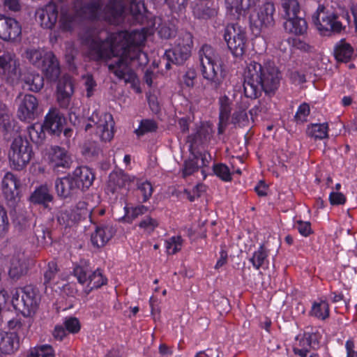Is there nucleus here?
<instances>
[{
  "label": "nucleus",
  "instance_id": "10",
  "mask_svg": "<svg viewBox=\"0 0 357 357\" xmlns=\"http://www.w3.org/2000/svg\"><path fill=\"white\" fill-rule=\"evenodd\" d=\"M192 45V34L188 31L182 32L176 39L174 48L165 51L164 59L171 61L172 63L181 65L190 56Z\"/></svg>",
  "mask_w": 357,
  "mask_h": 357
},
{
  "label": "nucleus",
  "instance_id": "64",
  "mask_svg": "<svg viewBox=\"0 0 357 357\" xmlns=\"http://www.w3.org/2000/svg\"><path fill=\"white\" fill-rule=\"evenodd\" d=\"M148 102L151 110L154 114H158L160 111V107L155 96H150L148 98Z\"/></svg>",
  "mask_w": 357,
  "mask_h": 357
},
{
  "label": "nucleus",
  "instance_id": "12",
  "mask_svg": "<svg viewBox=\"0 0 357 357\" xmlns=\"http://www.w3.org/2000/svg\"><path fill=\"white\" fill-rule=\"evenodd\" d=\"M1 185L8 206L15 211L20 200L18 192L20 181L12 172H7L2 178Z\"/></svg>",
  "mask_w": 357,
  "mask_h": 357
},
{
  "label": "nucleus",
  "instance_id": "24",
  "mask_svg": "<svg viewBox=\"0 0 357 357\" xmlns=\"http://www.w3.org/2000/svg\"><path fill=\"white\" fill-rule=\"evenodd\" d=\"M29 200L34 204H40L45 208L50 209V203L53 202L54 196L51 194L48 186L45 184L35 189L31 193Z\"/></svg>",
  "mask_w": 357,
  "mask_h": 357
},
{
  "label": "nucleus",
  "instance_id": "25",
  "mask_svg": "<svg viewBox=\"0 0 357 357\" xmlns=\"http://www.w3.org/2000/svg\"><path fill=\"white\" fill-rule=\"evenodd\" d=\"M50 161L54 169L59 167L70 168L72 160L67 151L58 146L52 147L50 152Z\"/></svg>",
  "mask_w": 357,
  "mask_h": 357
},
{
  "label": "nucleus",
  "instance_id": "21",
  "mask_svg": "<svg viewBox=\"0 0 357 357\" xmlns=\"http://www.w3.org/2000/svg\"><path fill=\"white\" fill-rule=\"evenodd\" d=\"M73 92V84L69 77H63L59 79L57 85V101L61 107H68Z\"/></svg>",
  "mask_w": 357,
  "mask_h": 357
},
{
  "label": "nucleus",
  "instance_id": "60",
  "mask_svg": "<svg viewBox=\"0 0 357 357\" xmlns=\"http://www.w3.org/2000/svg\"><path fill=\"white\" fill-rule=\"evenodd\" d=\"M287 41L289 44H291V45L295 48L305 52L310 51L311 49V47L307 43L301 40L300 38H289Z\"/></svg>",
  "mask_w": 357,
  "mask_h": 357
},
{
  "label": "nucleus",
  "instance_id": "14",
  "mask_svg": "<svg viewBox=\"0 0 357 357\" xmlns=\"http://www.w3.org/2000/svg\"><path fill=\"white\" fill-rule=\"evenodd\" d=\"M22 27L15 18L0 14V39L6 42H14L20 38Z\"/></svg>",
  "mask_w": 357,
  "mask_h": 357
},
{
  "label": "nucleus",
  "instance_id": "32",
  "mask_svg": "<svg viewBox=\"0 0 357 357\" xmlns=\"http://www.w3.org/2000/svg\"><path fill=\"white\" fill-rule=\"evenodd\" d=\"M267 257L268 250L264 245H261L258 250L254 252L249 261L255 269L259 270L260 268L265 269L268 265Z\"/></svg>",
  "mask_w": 357,
  "mask_h": 357
},
{
  "label": "nucleus",
  "instance_id": "5",
  "mask_svg": "<svg viewBox=\"0 0 357 357\" xmlns=\"http://www.w3.org/2000/svg\"><path fill=\"white\" fill-rule=\"evenodd\" d=\"M24 56L31 63L40 68L50 81L55 82L59 78V64L52 52H45L40 49L28 48L25 50Z\"/></svg>",
  "mask_w": 357,
  "mask_h": 357
},
{
  "label": "nucleus",
  "instance_id": "56",
  "mask_svg": "<svg viewBox=\"0 0 357 357\" xmlns=\"http://www.w3.org/2000/svg\"><path fill=\"white\" fill-rule=\"evenodd\" d=\"M84 81V86L86 91V96L90 98L93 96L95 88L96 87V82L93 79L91 74H86L82 76Z\"/></svg>",
  "mask_w": 357,
  "mask_h": 357
},
{
  "label": "nucleus",
  "instance_id": "57",
  "mask_svg": "<svg viewBox=\"0 0 357 357\" xmlns=\"http://www.w3.org/2000/svg\"><path fill=\"white\" fill-rule=\"evenodd\" d=\"M310 109L307 103L301 104L295 114V119L297 121L303 123L307 121V117L310 114Z\"/></svg>",
  "mask_w": 357,
  "mask_h": 357
},
{
  "label": "nucleus",
  "instance_id": "44",
  "mask_svg": "<svg viewBox=\"0 0 357 357\" xmlns=\"http://www.w3.org/2000/svg\"><path fill=\"white\" fill-rule=\"evenodd\" d=\"M128 10L130 13L139 22L143 18L144 13L146 11V8L144 3L142 1L130 0L129 2Z\"/></svg>",
  "mask_w": 357,
  "mask_h": 357
},
{
  "label": "nucleus",
  "instance_id": "51",
  "mask_svg": "<svg viewBox=\"0 0 357 357\" xmlns=\"http://www.w3.org/2000/svg\"><path fill=\"white\" fill-rule=\"evenodd\" d=\"M58 271V266L55 261H52L48 263L44 272V284L45 285L50 284L55 279Z\"/></svg>",
  "mask_w": 357,
  "mask_h": 357
},
{
  "label": "nucleus",
  "instance_id": "61",
  "mask_svg": "<svg viewBox=\"0 0 357 357\" xmlns=\"http://www.w3.org/2000/svg\"><path fill=\"white\" fill-rule=\"evenodd\" d=\"M197 78L196 70L193 68L188 69L183 76L184 84L188 87H192L195 84V80Z\"/></svg>",
  "mask_w": 357,
  "mask_h": 357
},
{
  "label": "nucleus",
  "instance_id": "22",
  "mask_svg": "<svg viewBox=\"0 0 357 357\" xmlns=\"http://www.w3.org/2000/svg\"><path fill=\"white\" fill-rule=\"evenodd\" d=\"M20 347V338L15 332H6L0 329V353L10 354Z\"/></svg>",
  "mask_w": 357,
  "mask_h": 357
},
{
  "label": "nucleus",
  "instance_id": "16",
  "mask_svg": "<svg viewBox=\"0 0 357 357\" xmlns=\"http://www.w3.org/2000/svg\"><path fill=\"white\" fill-rule=\"evenodd\" d=\"M275 11L273 3L266 2L259 8L257 14V18L253 17L250 18V22L257 30H260L262 27L272 26L274 24V13Z\"/></svg>",
  "mask_w": 357,
  "mask_h": 357
},
{
  "label": "nucleus",
  "instance_id": "11",
  "mask_svg": "<svg viewBox=\"0 0 357 357\" xmlns=\"http://www.w3.org/2000/svg\"><path fill=\"white\" fill-rule=\"evenodd\" d=\"M224 38L231 54L241 57L246 47L247 38L245 30L237 24H231L225 29Z\"/></svg>",
  "mask_w": 357,
  "mask_h": 357
},
{
  "label": "nucleus",
  "instance_id": "15",
  "mask_svg": "<svg viewBox=\"0 0 357 357\" xmlns=\"http://www.w3.org/2000/svg\"><path fill=\"white\" fill-rule=\"evenodd\" d=\"M54 189L57 197L61 199H71L79 192L78 185L70 174L54 181Z\"/></svg>",
  "mask_w": 357,
  "mask_h": 357
},
{
  "label": "nucleus",
  "instance_id": "31",
  "mask_svg": "<svg viewBox=\"0 0 357 357\" xmlns=\"http://www.w3.org/2000/svg\"><path fill=\"white\" fill-rule=\"evenodd\" d=\"M18 64L15 55L10 52H0V75L13 73Z\"/></svg>",
  "mask_w": 357,
  "mask_h": 357
},
{
  "label": "nucleus",
  "instance_id": "50",
  "mask_svg": "<svg viewBox=\"0 0 357 357\" xmlns=\"http://www.w3.org/2000/svg\"><path fill=\"white\" fill-rule=\"evenodd\" d=\"M213 171L218 177L224 181H230L231 180L229 167L222 163L214 165Z\"/></svg>",
  "mask_w": 357,
  "mask_h": 357
},
{
  "label": "nucleus",
  "instance_id": "58",
  "mask_svg": "<svg viewBox=\"0 0 357 357\" xmlns=\"http://www.w3.org/2000/svg\"><path fill=\"white\" fill-rule=\"evenodd\" d=\"M158 225L156 220L146 216L139 223V227L149 233L152 232Z\"/></svg>",
  "mask_w": 357,
  "mask_h": 357
},
{
  "label": "nucleus",
  "instance_id": "37",
  "mask_svg": "<svg viewBox=\"0 0 357 357\" xmlns=\"http://www.w3.org/2000/svg\"><path fill=\"white\" fill-rule=\"evenodd\" d=\"M45 128L42 124L33 125L28 128L31 140L36 144L40 145L45 139Z\"/></svg>",
  "mask_w": 357,
  "mask_h": 357
},
{
  "label": "nucleus",
  "instance_id": "28",
  "mask_svg": "<svg viewBox=\"0 0 357 357\" xmlns=\"http://www.w3.org/2000/svg\"><path fill=\"white\" fill-rule=\"evenodd\" d=\"M334 56L337 61L347 63L353 59L354 50L349 43L341 40L335 45Z\"/></svg>",
  "mask_w": 357,
  "mask_h": 357
},
{
  "label": "nucleus",
  "instance_id": "3",
  "mask_svg": "<svg viewBox=\"0 0 357 357\" xmlns=\"http://www.w3.org/2000/svg\"><path fill=\"white\" fill-rule=\"evenodd\" d=\"M126 6V0H90L79 7L75 5V9L80 17L119 24L123 20Z\"/></svg>",
  "mask_w": 357,
  "mask_h": 357
},
{
  "label": "nucleus",
  "instance_id": "23",
  "mask_svg": "<svg viewBox=\"0 0 357 357\" xmlns=\"http://www.w3.org/2000/svg\"><path fill=\"white\" fill-rule=\"evenodd\" d=\"M70 174L76 181L79 190L89 189L95 178L91 169L86 166L77 167Z\"/></svg>",
  "mask_w": 357,
  "mask_h": 357
},
{
  "label": "nucleus",
  "instance_id": "29",
  "mask_svg": "<svg viewBox=\"0 0 357 357\" xmlns=\"http://www.w3.org/2000/svg\"><path fill=\"white\" fill-rule=\"evenodd\" d=\"M285 30L295 35L304 34L307 29V24L305 20L300 17L299 15L287 19L284 24Z\"/></svg>",
  "mask_w": 357,
  "mask_h": 357
},
{
  "label": "nucleus",
  "instance_id": "47",
  "mask_svg": "<svg viewBox=\"0 0 357 357\" xmlns=\"http://www.w3.org/2000/svg\"><path fill=\"white\" fill-rule=\"evenodd\" d=\"M213 130L210 126H202L197 132L195 135V142L199 144L208 142L211 137Z\"/></svg>",
  "mask_w": 357,
  "mask_h": 357
},
{
  "label": "nucleus",
  "instance_id": "52",
  "mask_svg": "<svg viewBox=\"0 0 357 357\" xmlns=\"http://www.w3.org/2000/svg\"><path fill=\"white\" fill-rule=\"evenodd\" d=\"M183 239L180 236H173L167 241L166 249L169 254L174 255L181 249Z\"/></svg>",
  "mask_w": 357,
  "mask_h": 357
},
{
  "label": "nucleus",
  "instance_id": "19",
  "mask_svg": "<svg viewBox=\"0 0 357 357\" xmlns=\"http://www.w3.org/2000/svg\"><path fill=\"white\" fill-rule=\"evenodd\" d=\"M115 233L116 229L112 225L101 224L97 225L94 232L91 236V243L94 247L102 248L112 239Z\"/></svg>",
  "mask_w": 357,
  "mask_h": 357
},
{
  "label": "nucleus",
  "instance_id": "34",
  "mask_svg": "<svg viewBox=\"0 0 357 357\" xmlns=\"http://www.w3.org/2000/svg\"><path fill=\"white\" fill-rule=\"evenodd\" d=\"M24 82L27 89L33 92L39 91L44 86L43 77L38 73H30L25 75Z\"/></svg>",
  "mask_w": 357,
  "mask_h": 357
},
{
  "label": "nucleus",
  "instance_id": "53",
  "mask_svg": "<svg viewBox=\"0 0 357 357\" xmlns=\"http://www.w3.org/2000/svg\"><path fill=\"white\" fill-rule=\"evenodd\" d=\"M231 121L238 127L247 126L249 123L247 112L245 110L236 111L233 114Z\"/></svg>",
  "mask_w": 357,
  "mask_h": 357
},
{
  "label": "nucleus",
  "instance_id": "27",
  "mask_svg": "<svg viewBox=\"0 0 357 357\" xmlns=\"http://www.w3.org/2000/svg\"><path fill=\"white\" fill-rule=\"evenodd\" d=\"M131 181L129 175L122 170L113 171L109 174L107 188L114 193L118 189L126 188Z\"/></svg>",
  "mask_w": 357,
  "mask_h": 357
},
{
  "label": "nucleus",
  "instance_id": "17",
  "mask_svg": "<svg viewBox=\"0 0 357 357\" xmlns=\"http://www.w3.org/2000/svg\"><path fill=\"white\" fill-rule=\"evenodd\" d=\"M28 271L26 258L21 249L16 250L10 259L9 276L13 280H18Z\"/></svg>",
  "mask_w": 357,
  "mask_h": 357
},
{
  "label": "nucleus",
  "instance_id": "62",
  "mask_svg": "<svg viewBox=\"0 0 357 357\" xmlns=\"http://www.w3.org/2000/svg\"><path fill=\"white\" fill-rule=\"evenodd\" d=\"M346 200V197L341 192H332L330 193L329 202L331 205H342Z\"/></svg>",
  "mask_w": 357,
  "mask_h": 357
},
{
  "label": "nucleus",
  "instance_id": "45",
  "mask_svg": "<svg viewBox=\"0 0 357 357\" xmlns=\"http://www.w3.org/2000/svg\"><path fill=\"white\" fill-rule=\"evenodd\" d=\"M201 167L197 155H193L192 158L185 161L183 169V176L186 177L197 172Z\"/></svg>",
  "mask_w": 357,
  "mask_h": 357
},
{
  "label": "nucleus",
  "instance_id": "26",
  "mask_svg": "<svg viewBox=\"0 0 357 357\" xmlns=\"http://www.w3.org/2000/svg\"><path fill=\"white\" fill-rule=\"evenodd\" d=\"M194 16L200 20H208L217 15V7L210 1H201L192 8Z\"/></svg>",
  "mask_w": 357,
  "mask_h": 357
},
{
  "label": "nucleus",
  "instance_id": "9",
  "mask_svg": "<svg viewBox=\"0 0 357 357\" xmlns=\"http://www.w3.org/2000/svg\"><path fill=\"white\" fill-rule=\"evenodd\" d=\"M312 21L320 33L324 36L338 33L344 29L342 22L338 20V15L326 10L321 5L319 6L316 13L312 15Z\"/></svg>",
  "mask_w": 357,
  "mask_h": 357
},
{
  "label": "nucleus",
  "instance_id": "41",
  "mask_svg": "<svg viewBox=\"0 0 357 357\" xmlns=\"http://www.w3.org/2000/svg\"><path fill=\"white\" fill-rule=\"evenodd\" d=\"M28 357H54V351L50 344L38 345L31 349Z\"/></svg>",
  "mask_w": 357,
  "mask_h": 357
},
{
  "label": "nucleus",
  "instance_id": "33",
  "mask_svg": "<svg viewBox=\"0 0 357 357\" xmlns=\"http://www.w3.org/2000/svg\"><path fill=\"white\" fill-rule=\"evenodd\" d=\"M250 0H225L227 10L230 14L235 15H241L250 8Z\"/></svg>",
  "mask_w": 357,
  "mask_h": 357
},
{
  "label": "nucleus",
  "instance_id": "36",
  "mask_svg": "<svg viewBox=\"0 0 357 357\" xmlns=\"http://www.w3.org/2000/svg\"><path fill=\"white\" fill-rule=\"evenodd\" d=\"M153 188L148 181L138 180L137 182V195L142 202H147L152 196Z\"/></svg>",
  "mask_w": 357,
  "mask_h": 357
},
{
  "label": "nucleus",
  "instance_id": "7",
  "mask_svg": "<svg viewBox=\"0 0 357 357\" xmlns=\"http://www.w3.org/2000/svg\"><path fill=\"white\" fill-rule=\"evenodd\" d=\"M12 304L15 310L24 317L34 314L40 301L37 290L32 286L15 289L12 293Z\"/></svg>",
  "mask_w": 357,
  "mask_h": 357
},
{
  "label": "nucleus",
  "instance_id": "18",
  "mask_svg": "<svg viewBox=\"0 0 357 357\" xmlns=\"http://www.w3.org/2000/svg\"><path fill=\"white\" fill-rule=\"evenodd\" d=\"M65 118L56 108L50 109L42 124L45 130L52 135H59L63 130Z\"/></svg>",
  "mask_w": 357,
  "mask_h": 357
},
{
  "label": "nucleus",
  "instance_id": "13",
  "mask_svg": "<svg viewBox=\"0 0 357 357\" xmlns=\"http://www.w3.org/2000/svg\"><path fill=\"white\" fill-rule=\"evenodd\" d=\"M17 116L21 121H31L38 116V101L31 94H25L17 98Z\"/></svg>",
  "mask_w": 357,
  "mask_h": 357
},
{
  "label": "nucleus",
  "instance_id": "46",
  "mask_svg": "<svg viewBox=\"0 0 357 357\" xmlns=\"http://www.w3.org/2000/svg\"><path fill=\"white\" fill-rule=\"evenodd\" d=\"M101 152V149L98 142L95 141H89L84 144L82 147V153L87 158H93L98 156Z\"/></svg>",
  "mask_w": 357,
  "mask_h": 357
},
{
  "label": "nucleus",
  "instance_id": "43",
  "mask_svg": "<svg viewBox=\"0 0 357 357\" xmlns=\"http://www.w3.org/2000/svg\"><path fill=\"white\" fill-rule=\"evenodd\" d=\"M158 129L157 123L152 119H142L140 121L139 126L135 130L138 137H141L147 132H155Z\"/></svg>",
  "mask_w": 357,
  "mask_h": 357
},
{
  "label": "nucleus",
  "instance_id": "48",
  "mask_svg": "<svg viewBox=\"0 0 357 357\" xmlns=\"http://www.w3.org/2000/svg\"><path fill=\"white\" fill-rule=\"evenodd\" d=\"M220 114L219 119L229 120L231 107L229 98L224 96L220 98Z\"/></svg>",
  "mask_w": 357,
  "mask_h": 357
},
{
  "label": "nucleus",
  "instance_id": "6",
  "mask_svg": "<svg viewBox=\"0 0 357 357\" xmlns=\"http://www.w3.org/2000/svg\"><path fill=\"white\" fill-rule=\"evenodd\" d=\"M33 152L30 142L21 136L13 139L8 153L10 167L16 171L24 169L29 163Z\"/></svg>",
  "mask_w": 357,
  "mask_h": 357
},
{
  "label": "nucleus",
  "instance_id": "30",
  "mask_svg": "<svg viewBox=\"0 0 357 357\" xmlns=\"http://www.w3.org/2000/svg\"><path fill=\"white\" fill-rule=\"evenodd\" d=\"M93 270L89 261L80 260L79 262L75 265L73 269V273L79 283L86 284L89 278H91Z\"/></svg>",
  "mask_w": 357,
  "mask_h": 357
},
{
  "label": "nucleus",
  "instance_id": "63",
  "mask_svg": "<svg viewBox=\"0 0 357 357\" xmlns=\"http://www.w3.org/2000/svg\"><path fill=\"white\" fill-rule=\"evenodd\" d=\"M296 225L297 229L301 235L307 236L312 233L311 225L310 222L298 220L296 222Z\"/></svg>",
  "mask_w": 357,
  "mask_h": 357
},
{
  "label": "nucleus",
  "instance_id": "20",
  "mask_svg": "<svg viewBox=\"0 0 357 357\" xmlns=\"http://www.w3.org/2000/svg\"><path fill=\"white\" fill-rule=\"evenodd\" d=\"M40 26L52 29L58 20V9L54 3H49L36 13Z\"/></svg>",
  "mask_w": 357,
  "mask_h": 357
},
{
  "label": "nucleus",
  "instance_id": "49",
  "mask_svg": "<svg viewBox=\"0 0 357 357\" xmlns=\"http://www.w3.org/2000/svg\"><path fill=\"white\" fill-rule=\"evenodd\" d=\"M157 29L158 35L163 39H169L175 36L176 33V28L172 24H161Z\"/></svg>",
  "mask_w": 357,
  "mask_h": 357
},
{
  "label": "nucleus",
  "instance_id": "2",
  "mask_svg": "<svg viewBox=\"0 0 357 357\" xmlns=\"http://www.w3.org/2000/svg\"><path fill=\"white\" fill-rule=\"evenodd\" d=\"M282 74L272 61H251L244 72L243 89L247 98L255 99L264 91L272 96L279 88Z\"/></svg>",
  "mask_w": 357,
  "mask_h": 357
},
{
  "label": "nucleus",
  "instance_id": "40",
  "mask_svg": "<svg viewBox=\"0 0 357 357\" xmlns=\"http://www.w3.org/2000/svg\"><path fill=\"white\" fill-rule=\"evenodd\" d=\"M77 220V214L70 210L61 211L57 215L58 222L65 227L73 226Z\"/></svg>",
  "mask_w": 357,
  "mask_h": 357
},
{
  "label": "nucleus",
  "instance_id": "4",
  "mask_svg": "<svg viewBox=\"0 0 357 357\" xmlns=\"http://www.w3.org/2000/svg\"><path fill=\"white\" fill-rule=\"evenodd\" d=\"M200 71L212 89L217 91L225 79V72L218 64L219 55L209 45L204 44L198 51Z\"/></svg>",
  "mask_w": 357,
  "mask_h": 357
},
{
  "label": "nucleus",
  "instance_id": "59",
  "mask_svg": "<svg viewBox=\"0 0 357 357\" xmlns=\"http://www.w3.org/2000/svg\"><path fill=\"white\" fill-rule=\"evenodd\" d=\"M169 8L174 12H181L185 10L188 0H165Z\"/></svg>",
  "mask_w": 357,
  "mask_h": 357
},
{
  "label": "nucleus",
  "instance_id": "35",
  "mask_svg": "<svg viewBox=\"0 0 357 357\" xmlns=\"http://www.w3.org/2000/svg\"><path fill=\"white\" fill-rule=\"evenodd\" d=\"M328 126L327 123H312L307 128V135L315 139H323L328 137Z\"/></svg>",
  "mask_w": 357,
  "mask_h": 357
},
{
  "label": "nucleus",
  "instance_id": "8",
  "mask_svg": "<svg viewBox=\"0 0 357 357\" xmlns=\"http://www.w3.org/2000/svg\"><path fill=\"white\" fill-rule=\"evenodd\" d=\"M114 121L111 114L96 110L88 119V123L84 124V128L86 132L93 129L102 142H109L114 137Z\"/></svg>",
  "mask_w": 357,
  "mask_h": 357
},
{
  "label": "nucleus",
  "instance_id": "55",
  "mask_svg": "<svg viewBox=\"0 0 357 357\" xmlns=\"http://www.w3.org/2000/svg\"><path fill=\"white\" fill-rule=\"evenodd\" d=\"M9 228V222L7 212L0 204V236H3L8 232Z\"/></svg>",
  "mask_w": 357,
  "mask_h": 357
},
{
  "label": "nucleus",
  "instance_id": "42",
  "mask_svg": "<svg viewBox=\"0 0 357 357\" xmlns=\"http://www.w3.org/2000/svg\"><path fill=\"white\" fill-rule=\"evenodd\" d=\"M107 282V278H104L102 271L99 268L94 269L91 278H89L85 285L89 287L91 289H97Z\"/></svg>",
  "mask_w": 357,
  "mask_h": 357
},
{
  "label": "nucleus",
  "instance_id": "39",
  "mask_svg": "<svg viewBox=\"0 0 357 357\" xmlns=\"http://www.w3.org/2000/svg\"><path fill=\"white\" fill-rule=\"evenodd\" d=\"M281 6L287 20L300 13V5L297 0H282Z\"/></svg>",
  "mask_w": 357,
  "mask_h": 357
},
{
  "label": "nucleus",
  "instance_id": "54",
  "mask_svg": "<svg viewBox=\"0 0 357 357\" xmlns=\"http://www.w3.org/2000/svg\"><path fill=\"white\" fill-rule=\"evenodd\" d=\"M63 324L66 330L70 333H77L80 331V323L76 317H67L64 321Z\"/></svg>",
  "mask_w": 357,
  "mask_h": 357
},
{
  "label": "nucleus",
  "instance_id": "1",
  "mask_svg": "<svg viewBox=\"0 0 357 357\" xmlns=\"http://www.w3.org/2000/svg\"><path fill=\"white\" fill-rule=\"evenodd\" d=\"M146 40L144 32L134 30L114 33L105 40H92L89 45L87 56L90 60L107 61L112 57L116 59L108 64V69L119 79L133 83L136 79L133 66L148 63L147 54L141 50Z\"/></svg>",
  "mask_w": 357,
  "mask_h": 357
},
{
  "label": "nucleus",
  "instance_id": "38",
  "mask_svg": "<svg viewBox=\"0 0 357 357\" xmlns=\"http://www.w3.org/2000/svg\"><path fill=\"white\" fill-rule=\"evenodd\" d=\"M310 314L319 319L325 320L329 317V305L325 301L314 303L310 311Z\"/></svg>",
  "mask_w": 357,
  "mask_h": 357
}]
</instances>
